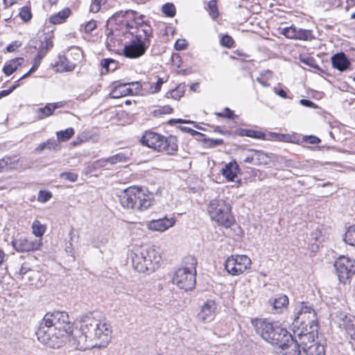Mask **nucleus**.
Returning <instances> with one entry per match:
<instances>
[{
  "mask_svg": "<svg viewBox=\"0 0 355 355\" xmlns=\"http://www.w3.org/2000/svg\"><path fill=\"white\" fill-rule=\"evenodd\" d=\"M344 240L349 245L355 246V225L349 227L345 232Z\"/></svg>",
  "mask_w": 355,
  "mask_h": 355,
  "instance_id": "e433bc0d",
  "label": "nucleus"
},
{
  "mask_svg": "<svg viewBox=\"0 0 355 355\" xmlns=\"http://www.w3.org/2000/svg\"><path fill=\"white\" fill-rule=\"evenodd\" d=\"M171 111H172V108L168 105H166V106L161 107L158 108L157 110H155L154 112H155V115L166 114L171 113Z\"/></svg>",
  "mask_w": 355,
  "mask_h": 355,
  "instance_id": "864d4df0",
  "label": "nucleus"
},
{
  "mask_svg": "<svg viewBox=\"0 0 355 355\" xmlns=\"http://www.w3.org/2000/svg\"><path fill=\"white\" fill-rule=\"evenodd\" d=\"M51 198H52L51 192L42 190L39 192L37 200H49Z\"/></svg>",
  "mask_w": 355,
  "mask_h": 355,
  "instance_id": "4d7b16f0",
  "label": "nucleus"
},
{
  "mask_svg": "<svg viewBox=\"0 0 355 355\" xmlns=\"http://www.w3.org/2000/svg\"><path fill=\"white\" fill-rule=\"evenodd\" d=\"M24 61L23 58H17L15 59H12L10 61L9 63L6 64L3 69V73L6 76H10L18 68L19 66H21Z\"/></svg>",
  "mask_w": 355,
  "mask_h": 355,
  "instance_id": "a878e982",
  "label": "nucleus"
},
{
  "mask_svg": "<svg viewBox=\"0 0 355 355\" xmlns=\"http://www.w3.org/2000/svg\"><path fill=\"white\" fill-rule=\"evenodd\" d=\"M197 261L193 256L184 257L179 268V288L186 291L192 290L196 285Z\"/></svg>",
  "mask_w": 355,
  "mask_h": 355,
  "instance_id": "423d86ee",
  "label": "nucleus"
},
{
  "mask_svg": "<svg viewBox=\"0 0 355 355\" xmlns=\"http://www.w3.org/2000/svg\"><path fill=\"white\" fill-rule=\"evenodd\" d=\"M128 95H133V89L130 87H128L127 83L114 86L110 93V96L112 98H119Z\"/></svg>",
  "mask_w": 355,
  "mask_h": 355,
  "instance_id": "aec40b11",
  "label": "nucleus"
},
{
  "mask_svg": "<svg viewBox=\"0 0 355 355\" xmlns=\"http://www.w3.org/2000/svg\"><path fill=\"white\" fill-rule=\"evenodd\" d=\"M21 46V44L17 42V41H15L13 42H12L11 44H8L6 47V51L8 52H14L15 51L19 46Z\"/></svg>",
  "mask_w": 355,
  "mask_h": 355,
  "instance_id": "bf43d9fd",
  "label": "nucleus"
},
{
  "mask_svg": "<svg viewBox=\"0 0 355 355\" xmlns=\"http://www.w3.org/2000/svg\"><path fill=\"white\" fill-rule=\"evenodd\" d=\"M58 151L61 149V146L58 141L55 139H49L44 142L41 143L35 149V152L37 153H42L44 150Z\"/></svg>",
  "mask_w": 355,
  "mask_h": 355,
  "instance_id": "5701e85b",
  "label": "nucleus"
},
{
  "mask_svg": "<svg viewBox=\"0 0 355 355\" xmlns=\"http://www.w3.org/2000/svg\"><path fill=\"white\" fill-rule=\"evenodd\" d=\"M306 355H325V347L320 342L303 351Z\"/></svg>",
  "mask_w": 355,
  "mask_h": 355,
  "instance_id": "7c9ffc66",
  "label": "nucleus"
},
{
  "mask_svg": "<svg viewBox=\"0 0 355 355\" xmlns=\"http://www.w3.org/2000/svg\"><path fill=\"white\" fill-rule=\"evenodd\" d=\"M162 11L166 16L172 17L175 15L176 8L173 3H166L162 6Z\"/></svg>",
  "mask_w": 355,
  "mask_h": 355,
  "instance_id": "4c0bfd02",
  "label": "nucleus"
},
{
  "mask_svg": "<svg viewBox=\"0 0 355 355\" xmlns=\"http://www.w3.org/2000/svg\"><path fill=\"white\" fill-rule=\"evenodd\" d=\"M175 220L173 218H162L157 220H152L147 223V227L153 231L164 232L174 225Z\"/></svg>",
  "mask_w": 355,
  "mask_h": 355,
  "instance_id": "4468645a",
  "label": "nucleus"
},
{
  "mask_svg": "<svg viewBox=\"0 0 355 355\" xmlns=\"http://www.w3.org/2000/svg\"><path fill=\"white\" fill-rule=\"evenodd\" d=\"M60 107L59 103H47L44 107L36 110L35 118L41 120L53 114L54 110Z\"/></svg>",
  "mask_w": 355,
  "mask_h": 355,
  "instance_id": "412c9836",
  "label": "nucleus"
},
{
  "mask_svg": "<svg viewBox=\"0 0 355 355\" xmlns=\"http://www.w3.org/2000/svg\"><path fill=\"white\" fill-rule=\"evenodd\" d=\"M128 87H130L133 89V94H137L141 88V85L138 82H132L127 83Z\"/></svg>",
  "mask_w": 355,
  "mask_h": 355,
  "instance_id": "680f3d73",
  "label": "nucleus"
},
{
  "mask_svg": "<svg viewBox=\"0 0 355 355\" xmlns=\"http://www.w3.org/2000/svg\"><path fill=\"white\" fill-rule=\"evenodd\" d=\"M69 241L66 245L65 251L69 255L74 257L72 241H73V238L76 236V235L74 234L73 230H71L70 231V232L69 233Z\"/></svg>",
  "mask_w": 355,
  "mask_h": 355,
  "instance_id": "a18cd8bd",
  "label": "nucleus"
},
{
  "mask_svg": "<svg viewBox=\"0 0 355 355\" xmlns=\"http://www.w3.org/2000/svg\"><path fill=\"white\" fill-rule=\"evenodd\" d=\"M140 21H129L127 20L125 22V26L129 30H132V31H135V26H139Z\"/></svg>",
  "mask_w": 355,
  "mask_h": 355,
  "instance_id": "052dcab7",
  "label": "nucleus"
},
{
  "mask_svg": "<svg viewBox=\"0 0 355 355\" xmlns=\"http://www.w3.org/2000/svg\"><path fill=\"white\" fill-rule=\"evenodd\" d=\"M311 236L313 240H314L315 241H319L322 236V232L320 230L317 229L315 232H312Z\"/></svg>",
  "mask_w": 355,
  "mask_h": 355,
  "instance_id": "338daca9",
  "label": "nucleus"
},
{
  "mask_svg": "<svg viewBox=\"0 0 355 355\" xmlns=\"http://www.w3.org/2000/svg\"><path fill=\"white\" fill-rule=\"evenodd\" d=\"M163 83H164V81L162 80V79L159 78L157 79L155 85L154 90L152 92L153 93L158 92L160 90L162 85L163 84Z\"/></svg>",
  "mask_w": 355,
  "mask_h": 355,
  "instance_id": "774afa93",
  "label": "nucleus"
},
{
  "mask_svg": "<svg viewBox=\"0 0 355 355\" xmlns=\"http://www.w3.org/2000/svg\"><path fill=\"white\" fill-rule=\"evenodd\" d=\"M61 178L65 180H68L71 182H76L78 179V175L73 173H61Z\"/></svg>",
  "mask_w": 355,
  "mask_h": 355,
  "instance_id": "603ef678",
  "label": "nucleus"
},
{
  "mask_svg": "<svg viewBox=\"0 0 355 355\" xmlns=\"http://www.w3.org/2000/svg\"><path fill=\"white\" fill-rule=\"evenodd\" d=\"M119 197L123 200H146L144 192L136 186L123 189Z\"/></svg>",
  "mask_w": 355,
  "mask_h": 355,
  "instance_id": "dca6fc26",
  "label": "nucleus"
},
{
  "mask_svg": "<svg viewBox=\"0 0 355 355\" xmlns=\"http://www.w3.org/2000/svg\"><path fill=\"white\" fill-rule=\"evenodd\" d=\"M268 303L272 306V311L275 313H280L287 308L288 298L286 295H280L274 299L270 300Z\"/></svg>",
  "mask_w": 355,
  "mask_h": 355,
  "instance_id": "6ab92c4d",
  "label": "nucleus"
},
{
  "mask_svg": "<svg viewBox=\"0 0 355 355\" xmlns=\"http://www.w3.org/2000/svg\"><path fill=\"white\" fill-rule=\"evenodd\" d=\"M137 210L143 211L151 206L150 201H137Z\"/></svg>",
  "mask_w": 355,
  "mask_h": 355,
  "instance_id": "8fccbe9b",
  "label": "nucleus"
},
{
  "mask_svg": "<svg viewBox=\"0 0 355 355\" xmlns=\"http://www.w3.org/2000/svg\"><path fill=\"white\" fill-rule=\"evenodd\" d=\"M68 55L71 58V60L74 61L76 63L80 61L83 58V53L78 48L71 49Z\"/></svg>",
  "mask_w": 355,
  "mask_h": 355,
  "instance_id": "ea45409f",
  "label": "nucleus"
},
{
  "mask_svg": "<svg viewBox=\"0 0 355 355\" xmlns=\"http://www.w3.org/2000/svg\"><path fill=\"white\" fill-rule=\"evenodd\" d=\"M293 337L297 338V331H302V335L318 333L317 317L315 310L309 306L302 303L292 323Z\"/></svg>",
  "mask_w": 355,
  "mask_h": 355,
  "instance_id": "20e7f679",
  "label": "nucleus"
},
{
  "mask_svg": "<svg viewBox=\"0 0 355 355\" xmlns=\"http://www.w3.org/2000/svg\"><path fill=\"white\" fill-rule=\"evenodd\" d=\"M52 47L53 42L46 35L41 37L40 40H37L35 44V48L37 49V52H42L45 55Z\"/></svg>",
  "mask_w": 355,
  "mask_h": 355,
  "instance_id": "b1692460",
  "label": "nucleus"
},
{
  "mask_svg": "<svg viewBox=\"0 0 355 355\" xmlns=\"http://www.w3.org/2000/svg\"><path fill=\"white\" fill-rule=\"evenodd\" d=\"M146 49V42L133 37L130 43L124 46L123 54L127 58H137L144 54Z\"/></svg>",
  "mask_w": 355,
  "mask_h": 355,
  "instance_id": "9b49d317",
  "label": "nucleus"
},
{
  "mask_svg": "<svg viewBox=\"0 0 355 355\" xmlns=\"http://www.w3.org/2000/svg\"><path fill=\"white\" fill-rule=\"evenodd\" d=\"M20 275H21V279L31 281L33 276L37 275V273L31 270H26L24 267H22L20 270Z\"/></svg>",
  "mask_w": 355,
  "mask_h": 355,
  "instance_id": "de8ad7c7",
  "label": "nucleus"
},
{
  "mask_svg": "<svg viewBox=\"0 0 355 355\" xmlns=\"http://www.w3.org/2000/svg\"><path fill=\"white\" fill-rule=\"evenodd\" d=\"M137 12L136 11H134V10H126V11H119V12H116L114 15H112V18L113 19H118L120 17H125L127 19V20H129V21H139L140 19H138L137 18ZM142 21V19H141V21Z\"/></svg>",
  "mask_w": 355,
  "mask_h": 355,
  "instance_id": "2f4dec72",
  "label": "nucleus"
},
{
  "mask_svg": "<svg viewBox=\"0 0 355 355\" xmlns=\"http://www.w3.org/2000/svg\"><path fill=\"white\" fill-rule=\"evenodd\" d=\"M33 233L37 237V239H42V236L46 231L45 225L40 223V221L35 220L32 225Z\"/></svg>",
  "mask_w": 355,
  "mask_h": 355,
  "instance_id": "72a5a7b5",
  "label": "nucleus"
},
{
  "mask_svg": "<svg viewBox=\"0 0 355 355\" xmlns=\"http://www.w3.org/2000/svg\"><path fill=\"white\" fill-rule=\"evenodd\" d=\"M73 324L69 315L64 311L47 313L44 316L36 331L38 340L51 348H59L69 340L71 347L85 350L95 347L89 340L87 334L80 331L78 337H71Z\"/></svg>",
  "mask_w": 355,
  "mask_h": 355,
  "instance_id": "f257e3e1",
  "label": "nucleus"
},
{
  "mask_svg": "<svg viewBox=\"0 0 355 355\" xmlns=\"http://www.w3.org/2000/svg\"><path fill=\"white\" fill-rule=\"evenodd\" d=\"M103 68L105 69L107 72L113 71L116 68V64L114 60L112 59H104L101 62Z\"/></svg>",
  "mask_w": 355,
  "mask_h": 355,
  "instance_id": "79ce46f5",
  "label": "nucleus"
},
{
  "mask_svg": "<svg viewBox=\"0 0 355 355\" xmlns=\"http://www.w3.org/2000/svg\"><path fill=\"white\" fill-rule=\"evenodd\" d=\"M237 166L235 164L230 163L222 170L223 175L229 181H234L236 178Z\"/></svg>",
  "mask_w": 355,
  "mask_h": 355,
  "instance_id": "c756f323",
  "label": "nucleus"
},
{
  "mask_svg": "<svg viewBox=\"0 0 355 355\" xmlns=\"http://www.w3.org/2000/svg\"><path fill=\"white\" fill-rule=\"evenodd\" d=\"M179 129L182 131H184V132H190L191 135H202L200 132L196 131L194 130H192L191 128H188V127H184V126L179 125Z\"/></svg>",
  "mask_w": 355,
  "mask_h": 355,
  "instance_id": "69168bd1",
  "label": "nucleus"
},
{
  "mask_svg": "<svg viewBox=\"0 0 355 355\" xmlns=\"http://www.w3.org/2000/svg\"><path fill=\"white\" fill-rule=\"evenodd\" d=\"M96 27V22L94 20L88 21L85 26V31L86 33H91Z\"/></svg>",
  "mask_w": 355,
  "mask_h": 355,
  "instance_id": "13d9d810",
  "label": "nucleus"
},
{
  "mask_svg": "<svg viewBox=\"0 0 355 355\" xmlns=\"http://www.w3.org/2000/svg\"><path fill=\"white\" fill-rule=\"evenodd\" d=\"M105 3V0H92L90 5V12L93 13L98 12L103 4Z\"/></svg>",
  "mask_w": 355,
  "mask_h": 355,
  "instance_id": "49530a36",
  "label": "nucleus"
},
{
  "mask_svg": "<svg viewBox=\"0 0 355 355\" xmlns=\"http://www.w3.org/2000/svg\"><path fill=\"white\" fill-rule=\"evenodd\" d=\"M231 209V205L226 201H210L207 207L211 218L226 228L230 227L234 222Z\"/></svg>",
  "mask_w": 355,
  "mask_h": 355,
  "instance_id": "0eeeda50",
  "label": "nucleus"
},
{
  "mask_svg": "<svg viewBox=\"0 0 355 355\" xmlns=\"http://www.w3.org/2000/svg\"><path fill=\"white\" fill-rule=\"evenodd\" d=\"M17 88V85H12L9 89H5L0 92V99L4 96L9 95L14 89Z\"/></svg>",
  "mask_w": 355,
  "mask_h": 355,
  "instance_id": "0e129e2a",
  "label": "nucleus"
},
{
  "mask_svg": "<svg viewBox=\"0 0 355 355\" xmlns=\"http://www.w3.org/2000/svg\"><path fill=\"white\" fill-rule=\"evenodd\" d=\"M282 349V355H300V347L296 340L291 334V338L286 339L285 341L279 346Z\"/></svg>",
  "mask_w": 355,
  "mask_h": 355,
  "instance_id": "2eb2a0df",
  "label": "nucleus"
},
{
  "mask_svg": "<svg viewBox=\"0 0 355 355\" xmlns=\"http://www.w3.org/2000/svg\"><path fill=\"white\" fill-rule=\"evenodd\" d=\"M216 310V304L214 300H208L201 306L198 313V320L203 322H211L214 319Z\"/></svg>",
  "mask_w": 355,
  "mask_h": 355,
  "instance_id": "ddd939ff",
  "label": "nucleus"
},
{
  "mask_svg": "<svg viewBox=\"0 0 355 355\" xmlns=\"http://www.w3.org/2000/svg\"><path fill=\"white\" fill-rule=\"evenodd\" d=\"M208 9L211 17L213 19H216L219 15L216 0L209 1V2L208 3Z\"/></svg>",
  "mask_w": 355,
  "mask_h": 355,
  "instance_id": "58836bf2",
  "label": "nucleus"
},
{
  "mask_svg": "<svg viewBox=\"0 0 355 355\" xmlns=\"http://www.w3.org/2000/svg\"><path fill=\"white\" fill-rule=\"evenodd\" d=\"M59 65L63 68V71H71L75 69L76 63L71 60V58L67 55H60L59 56Z\"/></svg>",
  "mask_w": 355,
  "mask_h": 355,
  "instance_id": "cd10ccee",
  "label": "nucleus"
},
{
  "mask_svg": "<svg viewBox=\"0 0 355 355\" xmlns=\"http://www.w3.org/2000/svg\"><path fill=\"white\" fill-rule=\"evenodd\" d=\"M130 257L134 269L141 273L149 274L155 272L162 262L161 254L155 246L148 248H135Z\"/></svg>",
  "mask_w": 355,
  "mask_h": 355,
  "instance_id": "f03ea898",
  "label": "nucleus"
},
{
  "mask_svg": "<svg viewBox=\"0 0 355 355\" xmlns=\"http://www.w3.org/2000/svg\"><path fill=\"white\" fill-rule=\"evenodd\" d=\"M19 16L24 21H28L32 18L31 8L28 6L21 8L19 12Z\"/></svg>",
  "mask_w": 355,
  "mask_h": 355,
  "instance_id": "c03bdc74",
  "label": "nucleus"
},
{
  "mask_svg": "<svg viewBox=\"0 0 355 355\" xmlns=\"http://www.w3.org/2000/svg\"><path fill=\"white\" fill-rule=\"evenodd\" d=\"M300 103L302 105L305 106V107H316V105H315V103L313 102H312L311 101L308 100V99H301L300 101Z\"/></svg>",
  "mask_w": 355,
  "mask_h": 355,
  "instance_id": "e2e57ef3",
  "label": "nucleus"
},
{
  "mask_svg": "<svg viewBox=\"0 0 355 355\" xmlns=\"http://www.w3.org/2000/svg\"><path fill=\"white\" fill-rule=\"evenodd\" d=\"M312 31L306 29L297 28L296 40L310 41L313 39Z\"/></svg>",
  "mask_w": 355,
  "mask_h": 355,
  "instance_id": "f704fd0d",
  "label": "nucleus"
},
{
  "mask_svg": "<svg viewBox=\"0 0 355 355\" xmlns=\"http://www.w3.org/2000/svg\"><path fill=\"white\" fill-rule=\"evenodd\" d=\"M304 141L311 144H318L321 141L318 137L312 135L304 137Z\"/></svg>",
  "mask_w": 355,
  "mask_h": 355,
  "instance_id": "5fc2aeb1",
  "label": "nucleus"
},
{
  "mask_svg": "<svg viewBox=\"0 0 355 355\" xmlns=\"http://www.w3.org/2000/svg\"><path fill=\"white\" fill-rule=\"evenodd\" d=\"M126 159H127V158H126L125 155L123 153H120L116 154L112 157H110L107 159L98 160L96 162V164L98 166L103 167L107 169H109V168L107 167V165L108 163L113 165V164H116L117 163L124 162L126 161Z\"/></svg>",
  "mask_w": 355,
  "mask_h": 355,
  "instance_id": "4be33fe9",
  "label": "nucleus"
},
{
  "mask_svg": "<svg viewBox=\"0 0 355 355\" xmlns=\"http://www.w3.org/2000/svg\"><path fill=\"white\" fill-rule=\"evenodd\" d=\"M256 331L263 339L274 345L279 346L283 341L291 338V334L286 329L265 320L257 322Z\"/></svg>",
  "mask_w": 355,
  "mask_h": 355,
  "instance_id": "39448f33",
  "label": "nucleus"
},
{
  "mask_svg": "<svg viewBox=\"0 0 355 355\" xmlns=\"http://www.w3.org/2000/svg\"><path fill=\"white\" fill-rule=\"evenodd\" d=\"M175 140V137L171 136L166 139L161 135L151 131H146L140 139L142 145L157 151L166 150L168 153H172V151L177 150V144H173L171 146V143Z\"/></svg>",
  "mask_w": 355,
  "mask_h": 355,
  "instance_id": "6e6552de",
  "label": "nucleus"
},
{
  "mask_svg": "<svg viewBox=\"0 0 355 355\" xmlns=\"http://www.w3.org/2000/svg\"><path fill=\"white\" fill-rule=\"evenodd\" d=\"M74 135V130L72 128H67L64 130H60L56 132L57 141L60 143V141H67L70 139Z\"/></svg>",
  "mask_w": 355,
  "mask_h": 355,
  "instance_id": "473e14b6",
  "label": "nucleus"
},
{
  "mask_svg": "<svg viewBox=\"0 0 355 355\" xmlns=\"http://www.w3.org/2000/svg\"><path fill=\"white\" fill-rule=\"evenodd\" d=\"M151 28L150 26L144 24L140 21L139 26H135V31H130V33L133 35L135 38L141 39L142 42L148 41V37L151 35Z\"/></svg>",
  "mask_w": 355,
  "mask_h": 355,
  "instance_id": "a211bd4d",
  "label": "nucleus"
},
{
  "mask_svg": "<svg viewBox=\"0 0 355 355\" xmlns=\"http://www.w3.org/2000/svg\"><path fill=\"white\" fill-rule=\"evenodd\" d=\"M12 246L19 252L38 250L42 245V239H27L21 237L12 241Z\"/></svg>",
  "mask_w": 355,
  "mask_h": 355,
  "instance_id": "f8f14e48",
  "label": "nucleus"
},
{
  "mask_svg": "<svg viewBox=\"0 0 355 355\" xmlns=\"http://www.w3.org/2000/svg\"><path fill=\"white\" fill-rule=\"evenodd\" d=\"M331 60L333 67L340 71L347 70L350 66L349 60L343 52L334 54Z\"/></svg>",
  "mask_w": 355,
  "mask_h": 355,
  "instance_id": "f3484780",
  "label": "nucleus"
},
{
  "mask_svg": "<svg viewBox=\"0 0 355 355\" xmlns=\"http://www.w3.org/2000/svg\"><path fill=\"white\" fill-rule=\"evenodd\" d=\"M282 33L287 38L296 40L297 28L293 26L286 27L283 28Z\"/></svg>",
  "mask_w": 355,
  "mask_h": 355,
  "instance_id": "37998d69",
  "label": "nucleus"
},
{
  "mask_svg": "<svg viewBox=\"0 0 355 355\" xmlns=\"http://www.w3.org/2000/svg\"><path fill=\"white\" fill-rule=\"evenodd\" d=\"M313 338H318V333H311L303 336L302 335V331H297V338L295 339L302 351H304L305 349L309 348V347H307V343L310 340L313 342Z\"/></svg>",
  "mask_w": 355,
  "mask_h": 355,
  "instance_id": "393cba45",
  "label": "nucleus"
},
{
  "mask_svg": "<svg viewBox=\"0 0 355 355\" xmlns=\"http://www.w3.org/2000/svg\"><path fill=\"white\" fill-rule=\"evenodd\" d=\"M252 261L246 255H231L225 263L226 271L232 275H240L250 268Z\"/></svg>",
  "mask_w": 355,
  "mask_h": 355,
  "instance_id": "1a4fd4ad",
  "label": "nucleus"
},
{
  "mask_svg": "<svg viewBox=\"0 0 355 355\" xmlns=\"http://www.w3.org/2000/svg\"><path fill=\"white\" fill-rule=\"evenodd\" d=\"M137 201H119V205L123 211H130L137 210Z\"/></svg>",
  "mask_w": 355,
  "mask_h": 355,
  "instance_id": "a19ab883",
  "label": "nucleus"
},
{
  "mask_svg": "<svg viewBox=\"0 0 355 355\" xmlns=\"http://www.w3.org/2000/svg\"><path fill=\"white\" fill-rule=\"evenodd\" d=\"M208 146L211 148L223 144V140L221 139H209L207 140Z\"/></svg>",
  "mask_w": 355,
  "mask_h": 355,
  "instance_id": "6e6d98bb",
  "label": "nucleus"
},
{
  "mask_svg": "<svg viewBox=\"0 0 355 355\" xmlns=\"http://www.w3.org/2000/svg\"><path fill=\"white\" fill-rule=\"evenodd\" d=\"M249 153H252L254 155V165H265L268 163L269 158L263 151L248 149Z\"/></svg>",
  "mask_w": 355,
  "mask_h": 355,
  "instance_id": "c85d7f7f",
  "label": "nucleus"
},
{
  "mask_svg": "<svg viewBox=\"0 0 355 355\" xmlns=\"http://www.w3.org/2000/svg\"><path fill=\"white\" fill-rule=\"evenodd\" d=\"M239 135L241 136H246L252 138L262 139L265 135L261 132L256 131L250 129H241Z\"/></svg>",
  "mask_w": 355,
  "mask_h": 355,
  "instance_id": "c9c22d12",
  "label": "nucleus"
},
{
  "mask_svg": "<svg viewBox=\"0 0 355 355\" xmlns=\"http://www.w3.org/2000/svg\"><path fill=\"white\" fill-rule=\"evenodd\" d=\"M334 267L340 282L345 283L355 273V260L341 256L335 261Z\"/></svg>",
  "mask_w": 355,
  "mask_h": 355,
  "instance_id": "9d476101",
  "label": "nucleus"
},
{
  "mask_svg": "<svg viewBox=\"0 0 355 355\" xmlns=\"http://www.w3.org/2000/svg\"><path fill=\"white\" fill-rule=\"evenodd\" d=\"M215 114L220 117L227 118L229 119H234L235 118V115H234L233 111H232L228 107H225L224 109L223 112H216Z\"/></svg>",
  "mask_w": 355,
  "mask_h": 355,
  "instance_id": "09e8293b",
  "label": "nucleus"
},
{
  "mask_svg": "<svg viewBox=\"0 0 355 355\" xmlns=\"http://www.w3.org/2000/svg\"><path fill=\"white\" fill-rule=\"evenodd\" d=\"M220 43L225 46L231 47L234 44V40L230 36L226 35L221 38Z\"/></svg>",
  "mask_w": 355,
  "mask_h": 355,
  "instance_id": "3c124183",
  "label": "nucleus"
},
{
  "mask_svg": "<svg viewBox=\"0 0 355 355\" xmlns=\"http://www.w3.org/2000/svg\"><path fill=\"white\" fill-rule=\"evenodd\" d=\"M80 331L87 334L89 340L95 342L96 347H106L112 338V330L105 322L92 316H85L80 321Z\"/></svg>",
  "mask_w": 355,
  "mask_h": 355,
  "instance_id": "7ed1b4c3",
  "label": "nucleus"
},
{
  "mask_svg": "<svg viewBox=\"0 0 355 355\" xmlns=\"http://www.w3.org/2000/svg\"><path fill=\"white\" fill-rule=\"evenodd\" d=\"M71 14V10L69 8H65L62 11L58 12L57 14L50 17L49 21L53 24H59L65 21Z\"/></svg>",
  "mask_w": 355,
  "mask_h": 355,
  "instance_id": "bb28decb",
  "label": "nucleus"
}]
</instances>
